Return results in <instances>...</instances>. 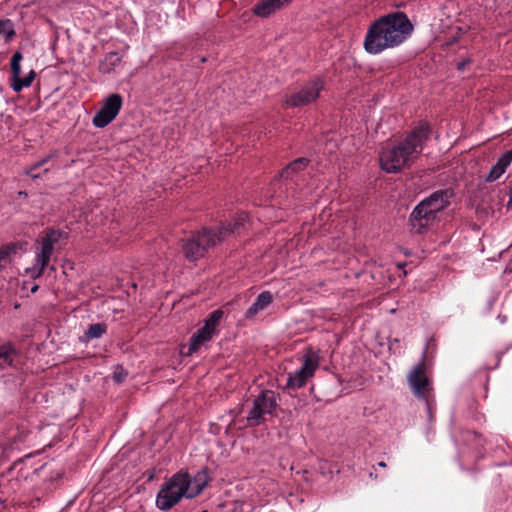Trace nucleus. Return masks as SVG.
Segmentation results:
<instances>
[{
    "mask_svg": "<svg viewBox=\"0 0 512 512\" xmlns=\"http://www.w3.org/2000/svg\"><path fill=\"white\" fill-rule=\"evenodd\" d=\"M122 57L118 52H110L100 62L99 70L103 74H110L121 63Z\"/></svg>",
    "mask_w": 512,
    "mask_h": 512,
    "instance_id": "f3484780",
    "label": "nucleus"
},
{
    "mask_svg": "<svg viewBox=\"0 0 512 512\" xmlns=\"http://www.w3.org/2000/svg\"><path fill=\"white\" fill-rule=\"evenodd\" d=\"M429 127L422 123L413 129L407 137L394 147L383 150L379 160L381 168L387 173H396L408 167L421 154L424 143L429 138Z\"/></svg>",
    "mask_w": 512,
    "mask_h": 512,
    "instance_id": "f03ea898",
    "label": "nucleus"
},
{
    "mask_svg": "<svg viewBox=\"0 0 512 512\" xmlns=\"http://www.w3.org/2000/svg\"><path fill=\"white\" fill-rule=\"evenodd\" d=\"M35 77H36L35 71L31 70L26 77H24V78L20 77V79L17 80V82H11V88L15 92H20L23 88L29 87L32 84Z\"/></svg>",
    "mask_w": 512,
    "mask_h": 512,
    "instance_id": "4be33fe9",
    "label": "nucleus"
},
{
    "mask_svg": "<svg viewBox=\"0 0 512 512\" xmlns=\"http://www.w3.org/2000/svg\"><path fill=\"white\" fill-rule=\"evenodd\" d=\"M278 406L277 397L272 390L261 391L252 401L246 420L249 427H257L266 421L267 415H273Z\"/></svg>",
    "mask_w": 512,
    "mask_h": 512,
    "instance_id": "423d86ee",
    "label": "nucleus"
},
{
    "mask_svg": "<svg viewBox=\"0 0 512 512\" xmlns=\"http://www.w3.org/2000/svg\"><path fill=\"white\" fill-rule=\"evenodd\" d=\"M512 161V149L504 153L497 161V163L491 168L486 181L493 182L497 180L510 165Z\"/></svg>",
    "mask_w": 512,
    "mask_h": 512,
    "instance_id": "4468645a",
    "label": "nucleus"
},
{
    "mask_svg": "<svg viewBox=\"0 0 512 512\" xmlns=\"http://www.w3.org/2000/svg\"><path fill=\"white\" fill-rule=\"evenodd\" d=\"M324 89L320 78H313L305 83L299 90L284 96L283 102L287 107L300 108L315 102Z\"/></svg>",
    "mask_w": 512,
    "mask_h": 512,
    "instance_id": "0eeeda50",
    "label": "nucleus"
},
{
    "mask_svg": "<svg viewBox=\"0 0 512 512\" xmlns=\"http://www.w3.org/2000/svg\"><path fill=\"white\" fill-rule=\"evenodd\" d=\"M378 466H379V467H382V468H385V467H386V463H385L384 461H380V462L378 463Z\"/></svg>",
    "mask_w": 512,
    "mask_h": 512,
    "instance_id": "c756f323",
    "label": "nucleus"
},
{
    "mask_svg": "<svg viewBox=\"0 0 512 512\" xmlns=\"http://www.w3.org/2000/svg\"><path fill=\"white\" fill-rule=\"evenodd\" d=\"M223 311L220 309H217L213 311L207 319L204 321V326L200 329L204 331L205 333H208L209 336L213 338L215 334H217V326L220 323V320L223 317Z\"/></svg>",
    "mask_w": 512,
    "mask_h": 512,
    "instance_id": "dca6fc26",
    "label": "nucleus"
},
{
    "mask_svg": "<svg viewBox=\"0 0 512 512\" xmlns=\"http://www.w3.org/2000/svg\"><path fill=\"white\" fill-rule=\"evenodd\" d=\"M106 331L107 325L104 323L91 324L85 331L82 341L88 342L93 339L101 338Z\"/></svg>",
    "mask_w": 512,
    "mask_h": 512,
    "instance_id": "aec40b11",
    "label": "nucleus"
},
{
    "mask_svg": "<svg viewBox=\"0 0 512 512\" xmlns=\"http://www.w3.org/2000/svg\"><path fill=\"white\" fill-rule=\"evenodd\" d=\"M127 376V372L124 371L122 368L116 371H114L113 373V379L117 382V383H121L122 381H124V379L126 378Z\"/></svg>",
    "mask_w": 512,
    "mask_h": 512,
    "instance_id": "bb28decb",
    "label": "nucleus"
},
{
    "mask_svg": "<svg viewBox=\"0 0 512 512\" xmlns=\"http://www.w3.org/2000/svg\"><path fill=\"white\" fill-rule=\"evenodd\" d=\"M511 205H512V195H511V197H510V200H509V202H508L507 206H508V207H510Z\"/></svg>",
    "mask_w": 512,
    "mask_h": 512,
    "instance_id": "2f4dec72",
    "label": "nucleus"
},
{
    "mask_svg": "<svg viewBox=\"0 0 512 512\" xmlns=\"http://www.w3.org/2000/svg\"><path fill=\"white\" fill-rule=\"evenodd\" d=\"M62 236V231L50 229L46 232L45 236L41 238L40 251L36 253L37 267L31 270L34 278H38L43 274L53 253L54 244H56Z\"/></svg>",
    "mask_w": 512,
    "mask_h": 512,
    "instance_id": "6e6552de",
    "label": "nucleus"
},
{
    "mask_svg": "<svg viewBox=\"0 0 512 512\" xmlns=\"http://www.w3.org/2000/svg\"><path fill=\"white\" fill-rule=\"evenodd\" d=\"M246 219L247 215L241 213L233 223L229 222L223 224L217 230L203 228L183 243L182 250L184 256L189 261H196L202 258L209 248L216 246L228 235L238 231L240 227L244 226Z\"/></svg>",
    "mask_w": 512,
    "mask_h": 512,
    "instance_id": "7ed1b4c3",
    "label": "nucleus"
},
{
    "mask_svg": "<svg viewBox=\"0 0 512 512\" xmlns=\"http://www.w3.org/2000/svg\"><path fill=\"white\" fill-rule=\"evenodd\" d=\"M272 300V294L269 291H264L258 295L255 302H257V304L263 310L271 304Z\"/></svg>",
    "mask_w": 512,
    "mask_h": 512,
    "instance_id": "5701e85b",
    "label": "nucleus"
},
{
    "mask_svg": "<svg viewBox=\"0 0 512 512\" xmlns=\"http://www.w3.org/2000/svg\"><path fill=\"white\" fill-rule=\"evenodd\" d=\"M292 0H260L253 8V13L259 17H268L289 4Z\"/></svg>",
    "mask_w": 512,
    "mask_h": 512,
    "instance_id": "ddd939ff",
    "label": "nucleus"
},
{
    "mask_svg": "<svg viewBox=\"0 0 512 512\" xmlns=\"http://www.w3.org/2000/svg\"><path fill=\"white\" fill-rule=\"evenodd\" d=\"M7 255H8V253H7V252H5V251H0V261H1L2 259H4Z\"/></svg>",
    "mask_w": 512,
    "mask_h": 512,
    "instance_id": "cd10ccee",
    "label": "nucleus"
},
{
    "mask_svg": "<svg viewBox=\"0 0 512 512\" xmlns=\"http://www.w3.org/2000/svg\"><path fill=\"white\" fill-rule=\"evenodd\" d=\"M16 355V351L11 344L0 346V371L10 366Z\"/></svg>",
    "mask_w": 512,
    "mask_h": 512,
    "instance_id": "6ab92c4d",
    "label": "nucleus"
},
{
    "mask_svg": "<svg viewBox=\"0 0 512 512\" xmlns=\"http://www.w3.org/2000/svg\"><path fill=\"white\" fill-rule=\"evenodd\" d=\"M51 157H53V155L46 156L43 159H41L40 161L36 162L33 166L30 167L29 170L26 171V174L29 175L32 178H38L39 175L38 174H34L33 171L38 169V168H40L44 164H46Z\"/></svg>",
    "mask_w": 512,
    "mask_h": 512,
    "instance_id": "393cba45",
    "label": "nucleus"
},
{
    "mask_svg": "<svg viewBox=\"0 0 512 512\" xmlns=\"http://www.w3.org/2000/svg\"><path fill=\"white\" fill-rule=\"evenodd\" d=\"M22 58H23V56L19 51L15 52L11 58V72H12L11 82H17V80L20 79V75H21L20 62H21Z\"/></svg>",
    "mask_w": 512,
    "mask_h": 512,
    "instance_id": "412c9836",
    "label": "nucleus"
},
{
    "mask_svg": "<svg viewBox=\"0 0 512 512\" xmlns=\"http://www.w3.org/2000/svg\"><path fill=\"white\" fill-rule=\"evenodd\" d=\"M413 32V25L404 12H392L381 16L368 27L364 49L376 55L401 45Z\"/></svg>",
    "mask_w": 512,
    "mask_h": 512,
    "instance_id": "f257e3e1",
    "label": "nucleus"
},
{
    "mask_svg": "<svg viewBox=\"0 0 512 512\" xmlns=\"http://www.w3.org/2000/svg\"><path fill=\"white\" fill-rule=\"evenodd\" d=\"M5 33L6 39L9 40L15 35V31L11 27L10 20H0V34Z\"/></svg>",
    "mask_w": 512,
    "mask_h": 512,
    "instance_id": "b1692460",
    "label": "nucleus"
},
{
    "mask_svg": "<svg viewBox=\"0 0 512 512\" xmlns=\"http://www.w3.org/2000/svg\"><path fill=\"white\" fill-rule=\"evenodd\" d=\"M262 309L260 308V306L257 304V302H254L245 312V318L246 319H252L254 318L258 313L259 311H261Z\"/></svg>",
    "mask_w": 512,
    "mask_h": 512,
    "instance_id": "a878e982",
    "label": "nucleus"
},
{
    "mask_svg": "<svg viewBox=\"0 0 512 512\" xmlns=\"http://www.w3.org/2000/svg\"><path fill=\"white\" fill-rule=\"evenodd\" d=\"M122 97L119 94H111L105 100L103 106L95 114L93 124L97 128H104L110 124L119 114L122 107Z\"/></svg>",
    "mask_w": 512,
    "mask_h": 512,
    "instance_id": "9b49d317",
    "label": "nucleus"
},
{
    "mask_svg": "<svg viewBox=\"0 0 512 512\" xmlns=\"http://www.w3.org/2000/svg\"><path fill=\"white\" fill-rule=\"evenodd\" d=\"M309 160L307 158L301 157L293 162L289 163L280 173V177L283 179H292L293 176L301 171H303L308 165Z\"/></svg>",
    "mask_w": 512,
    "mask_h": 512,
    "instance_id": "2eb2a0df",
    "label": "nucleus"
},
{
    "mask_svg": "<svg viewBox=\"0 0 512 512\" xmlns=\"http://www.w3.org/2000/svg\"><path fill=\"white\" fill-rule=\"evenodd\" d=\"M211 339L212 337L209 336L208 333L198 329L197 332L194 333L190 338L187 355H192L193 353L197 352L203 344L210 341Z\"/></svg>",
    "mask_w": 512,
    "mask_h": 512,
    "instance_id": "a211bd4d",
    "label": "nucleus"
},
{
    "mask_svg": "<svg viewBox=\"0 0 512 512\" xmlns=\"http://www.w3.org/2000/svg\"><path fill=\"white\" fill-rule=\"evenodd\" d=\"M318 365L317 355L309 350L303 356V364L301 368L296 370L294 373L289 374L286 384L287 388L297 390L303 387L307 380L314 375Z\"/></svg>",
    "mask_w": 512,
    "mask_h": 512,
    "instance_id": "1a4fd4ad",
    "label": "nucleus"
},
{
    "mask_svg": "<svg viewBox=\"0 0 512 512\" xmlns=\"http://www.w3.org/2000/svg\"><path fill=\"white\" fill-rule=\"evenodd\" d=\"M38 289H39V286H38L37 284H34V285L31 287V292H32V293H35Z\"/></svg>",
    "mask_w": 512,
    "mask_h": 512,
    "instance_id": "c85d7f7f",
    "label": "nucleus"
},
{
    "mask_svg": "<svg viewBox=\"0 0 512 512\" xmlns=\"http://www.w3.org/2000/svg\"><path fill=\"white\" fill-rule=\"evenodd\" d=\"M425 353L421 361L415 365L407 375V381L412 393L418 399L426 400L425 393L429 389L430 381L426 375Z\"/></svg>",
    "mask_w": 512,
    "mask_h": 512,
    "instance_id": "9d476101",
    "label": "nucleus"
},
{
    "mask_svg": "<svg viewBox=\"0 0 512 512\" xmlns=\"http://www.w3.org/2000/svg\"><path fill=\"white\" fill-rule=\"evenodd\" d=\"M464 65H465V63H464V62H463V63H460V64L458 65V69H459V70H462V69H463V67H464Z\"/></svg>",
    "mask_w": 512,
    "mask_h": 512,
    "instance_id": "7c9ffc66",
    "label": "nucleus"
},
{
    "mask_svg": "<svg viewBox=\"0 0 512 512\" xmlns=\"http://www.w3.org/2000/svg\"><path fill=\"white\" fill-rule=\"evenodd\" d=\"M452 195L449 189L437 190L415 206L409 216L411 231L415 234L424 233L435 220L436 214L449 205Z\"/></svg>",
    "mask_w": 512,
    "mask_h": 512,
    "instance_id": "20e7f679",
    "label": "nucleus"
},
{
    "mask_svg": "<svg viewBox=\"0 0 512 512\" xmlns=\"http://www.w3.org/2000/svg\"><path fill=\"white\" fill-rule=\"evenodd\" d=\"M188 482L182 474H174L162 484L156 496V506L163 511L170 510L183 497L187 498Z\"/></svg>",
    "mask_w": 512,
    "mask_h": 512,
    "instance_id": "39448f33",
    "label": "nucleus"
},
{
    "mask_svg": "<svg viewBox=\"0 0 512 512\" xmlns=\"http://www.w3.org/2000/svg\"><path fill=\"white\" fill-rule=\"evenodd\" d=\"M177 474H182L188 482L187 498H193L199 495L208 483L207 469L204 468L191 478L187 472L180 471Z\"/></svg>",
    "mask_w": 512,
    "mask_h": 512,
    "instance_id": "f8f14e48",
    "label": "nucleus"
}]
</instances>
